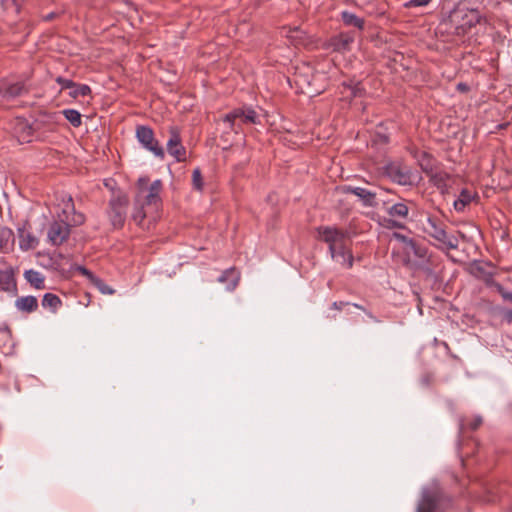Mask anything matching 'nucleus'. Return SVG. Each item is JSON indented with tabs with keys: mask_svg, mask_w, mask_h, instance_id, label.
<instances>
[{
	"mask_svg": "<svg viewBox=\"0 0 512 512\" xmlns=\"http://www.w3.org/2000/svg\"><path fill=\"white\" fill-rule=\"evenodd\" d=\"M163 183L160 179L149 182L147 176L140 177L136 183L134 210L132 219L140 225L149 212L157 211L162 203Z\"/></svg>",
	"mask_w": 512,
	"mask_h": 512,
	"instance_id": "1",
	"label": "nucleus"
},
{
	"mask_svg": "<svg viewBox=\"0 0 512 512\" xmlns=\"http://www.w3.org/2000/svg\"><path fill=\"white\" fill-rule=\"evenodd\" d=\"M422 231L433 238L437 247L441 250H456L459 242L456 236L446 232V225L438 217L427 214L424 220H421Z\"/></svg>",
	"mask_w": 512,
	"mask_h": 512,
	"instance_id": "2",
	"label": "nucleus"
},
{
	"mask_svg": "<svg viewBox=\"0 0 512 512\" xmlns=\"http://www.w3.org/2000/svg\"><path fill=\"white\" fill-rule=\"evenodd\" d=\"M259 116L252 107L236 108L223 117V124L226 126L224 134L229 131L239 134L242 124H258Z\"/></svg>",
	"mask_w": 512,
	"mask_h": 512,
	"instance_id": "3",
	"label": "nucleus"
},
{
	"mask_svg": "<svg viewBox=\"0 0 512 512\" xmlns=\"http://www.w3.org/2000/svg\"><path fill=\"white\" fill-rule=\"evenodd\" d=\"M316 231L318 239L328 245L329 252H334L349 240V232L335 226H319Z\"/></svg>",
	"mask_w": 512,
	"mask_h": 512,
	"instance_id": "4",
	"label": "nucleus"
},
{
	"mask_svg": "<svg viewBox=\"0 0 512 512\" xmlns=\"http://www.w3.org/2000/svg\"><path fill=\"white\" fill-rule=\"evenodd\" d=\"M136 139L141 146L147 151L151 152L155 157L163 159L165 156L164 149L155 139L154 131L151 127L146 125H139L136 127Z\"/></svg>",
	"mask_w": 512,
	"mask_h": 512,
	"instance_id": "5",
	"label": "nucleus"
},
{
	"mask_svg": "<svg viewBox=\"0 0 512 512\" xmlns=\"http://www.w3.org/2000/svg\"><path fill=\"white\" fill-rule=\"evenodd\" d=\"M69 224L64 221L58 213L57 219H54L47 230V242L52 246H60L66 242L70 236Z\"/></svg>",
	"mask_w": 512,
	"mask_h": 512,
	"instance_id": "6",
	"label": "nucleus"
},
{
	"mask_svg": "<svg viewBox=\"0 0 512 512\" xmlns=\"http://www.w3.org/2000/svg\"><path fill=\"white\" fill-rule=\"evenodd\" d=\"M128 198L126 196H117L110 200L109 219L115 228H121L124 225L127 215Z\"/></svg>",
	"mask_w": 512,
	"mask_h": 512,
	"instance_id": "7",
	"label": "nucleus"
},
{
	"mask_svg": "<svg viewBox=\"0 0 512 512\" xmlns=\"http://www.w3.org/2000/svg\"><path fill=\"white\" fill-rule=\"evenodd\" d=\"M442 497V492L437 484L424 488L422 498L417 506V512H434Z\"/></svg>",
	"mask_w": 512,
	"mask_h": 512,
	"instance_id": "8",
	"label": "nucleus"
},
{
	"mask_svg": "<svg viewBox=\"0 0 512 512\" xmlns=\"http://www.w3.org/2000/svg\"><path fill=\"white\" fill-rule=\"evenodd\" d=\"M170 137L167 141V151L175 158L176 161H184L186 159V149L182 145L180 134L176 127H171Z\"/></svg>",
	"mask_w": 512,
	"mask_h": 512,
	"instance_id": "9",
	"label": "nucleus"
},
{
	"mask_svg": "<svg viewBox=\"0 0 512 512\" xmlns=\"http://www.w3.org/2000/svg\"><path fill=\"white\" fill-rule=\"evenodd\" d=\"M59 214L63 217L64 221L69 224V228L71 226L82 225L85 221L84 215L75 211L71 196L67 197L66 200H63V208Z\"/></svg>",
	"mask_w": 512,
	"mask_h": 512,
	"instance_id": "10",
	"label": "nucleus"
},
{
	"mask_svg": "<svg viewBox=\"0 0 512 512\" xmlns=\"http://www.w3.org/2000/svg\"><path fill=\"white\" fill-rule=\"evenodd\" d=\"M18 238H19V248L22 251L34 250L39 245V239L35 236L28 223H24L21 227L17 229Z\"/></svg>",
	"mask_w": 512,
	"mask_h": 512,
	"instance_id": "11",
	"label": "nucleus"
},
{
	"mask_svg": "<svg viewBox=\"0 0 512 512\" xmlns=\"http://www.w3.org/2000/svg\"><path fill=\"white\" fill-rule=\"evenodd\" d=\"M27 91L26 86L21 81L12 82L10 80L0 81V100L13 99Z\"/></svg>",
	"mask_w": 512,
	"mask_h": 512,
	"instance_id": "12",
	"label": "nucleus"
},
{
	"mask_svg": "<svg viewBox=\"0 0 512 512\" xmlns=\"http://www.w3.org/2000/svg\"><path fill=\"white\" fill-rule=\"evenodd\" d=\"M482 16L475 9L466 13L462 18V22L455 27V34L458 36L465 35L476 24L481 23Z\"/></svg>",
	"mask_w": 512,
	"mask_h": 512,
	"instance_id": "13",
	"label": "nucleus"
},
{
	"mask_svg": "<svg viewBox=\"0 0 512 512\" xmlns=\"http://www.w3.org/2000/svg\"><path fill=\"white\" fill-rule=\"evenodd\" d=\"M344 190L347 193H351L359 197L364 206L374 207L377 205L375 192H372L366 188L353 186H346Z\"/></svg>",
	"mask_w": 512,
	"mask_h": 512,
	"instance_id": "14",
	"label": "nucleus"
},
{
	"mask_svg": "<svg viewBox=\"0 0 512 512\" xmlns=\"http://www.w3.org/2000/svg\"><path fill=\"white\" fill-rule=\"evenodd\" d=\"M429 181L441 192H445L449 186L450 174L441 167H436L428 176Z\"/></svg>",
	"mask_w": 512,
	"mask_h": 512,
	"instance_id": "15",
	"label": "nucleus"
},
{
	"mask_svg": "<svg viewBox=\"0 0 512 512\" xmlns=\"http://www.w3.org/2000/svg\"><path fill=\"white\" fill-rule=\"evenodd\" d=\"M332 259L338 262L344 268L350 269L353 266V255L347 245H343L334 252H329Z\"/></svg>",
	"mask_w": 512,
	"mask_h": 512,
	"instance_id": "16",
	"label": "nucleus"
},
{
	"mask_svg": "<svg viewBox=\"0 0 512 512\" xmlns=\"http://www.w3.org/2000/svg\"><path fill=\"white\" fill-rule=\"evenodd\" d=\"M217 280L218 282L225 284L228 291H233L239 283L240 274L235 268H228L222 272Z\"/></svg>",
	"mask_w": 512,
	"mask_h": 512,
	"instance_id": "17",
	"label": "nucleus"
},
{
	"mask_svg": "<svg viewBox=\"0 0 512 512\" xmlns=\"http://www.w3.org/2000/svg\"><path fill=\"white\" fill-rule=\"evenodd\" d=\"M15 307L24 313H32L38 308V300L35 296H21L15 300Z\"/></svg>",
	"mask_w": 512,
	"mask_h": 512,
	"instance_id": "18",
	"label": "nucleus"
},
{
	"mask_svg": "<svg viewBox=\"0 0 512 512\" xmlns=\"http://www.w3.org/2000/svg\"><path fill=\"white\" fill-rule=\"evenodd\" d=\"M342 87L341 93L346 94L347 97H362L365 94V89L359 81H345L342 83Z\"/></svg>",
	"mask_w": 512,
	"mask_h": 512,
	"instance_id": "19",
	"label": "nucleus"
},
{
	"mask_svg": "<svg viewBox=\"0 0 512 512\" xmlns=\"http://www.w3.org/2000/svg\"><path fill=\"white\" fill-rule=\"evenodd\" d=\"M25 280L36 289L45 288V277L37 270L29 269L24 272Z\"/></svg>",
	"mask_w": 512,
	"mask_h": 512,
	"instance_id": "20",
	"label": "nucleus"
},
{
	"mask_svg": "<svg viewBox=\"0 0 512 512\" xmlns=\"http://www.w3.org/2000/svg\"><path fill=\"white\" fill-rule=\"evenodd\" d=\"M287 38L295 45L304 44L306 40V32L298 26L284 28Z\"/></svg>",
	"mask_w": 512,
	"mask_h": 512,
	"instance_id": "21",
	"label": "nucleus"
},
{
	"mask_svg": "<svg viewBox=\"0 0 512 512\" xmlns=\"http://www.w3.org/2000/svg\"><path fill=\"white\" fill-rule=\"evenodd\" d=\"M341 19L346 26H352L359 30L364 29V19L358 17L356 14L350 11H342Z\"/></svg>",
	"mask_w": 512,
	"mask_h": 512,
	"instance_id": "22",
	"label": "nucleus"
},
{
	"mask_svg": "<svg viewBox=\"0 0 512 512\" xmlns=\"http://www.w3.org/2000/svg\"><path fill=\"white\" fill-rule=\"evenodd\" d=\"M472 200L473 194L467 189H462L458 198L453 203L454 209L458 212H462Z\"/></svg>",
	"mask_w": 512,
	"mask_h": 512,
	"instance_id": "23",
	"label": "nucleus"
},
{
	"mask_svg": "<svg viewBox=\"0 0 512 512\" xmlns=\"http://www.w3.org/2000/svg\"><path fill=\"white\" fill-rule=\"evenodd\" d=\"M387 212L392 218L406 219L409 213V209L405 203L398 202L389 207Z\"/></svg>",
	"mask_w": 512,
	"mask_h": 512,
	"instance_id": "24",
	"label": "nucleus"
},
{
	"mask_svg": "<svg viewBox=\"0 0 512 512\" xmlns=\"http://www.w3.org/2000/svg\"><path fill=\"white\" fill-rule=\"evenodd\" d=\"M15 286L13 273L7 270H0V290L11 291L15 289Z\"/></svg>",
	"mask_w": 512,
	"mask_h": 512,
	"instance_id": "25",
	"label": "nucleus"
},
{
	"mask_svg": "<svg viewBox=\"0 0 512 512\" xmlns=\"http://www.w3.org/2000/svg\"><path fill=\"white\" fill-rule=\"evenodd\" d=\"M16 133L18 134V138L24 142H30L32 136V128L25 121L18 120L16 126Z\"/></svg>",
	"mask_w": 512,
	"mask_h": 512,
	"instance_id": "26",
	"label": "nucleus"
},
{
	"mask_svg": "<svg viewBox=\"0 0 512 512\" xmlns=\"http://www.w3.org/2000/svg\"><path fill=\"white\" fill-rule=\"evenodd\" d=\"M42 306L44 308L49 309L52 312H56L58 308L61 306L60 298L52 293H46L42 299Z\"/></svg>",
	"mask_w": 512,
	"mask_h": 512,
	"instance_id": "27",
	"label": "nucleus"
},
{
	"mask_svg": "<svg viewBox=\"0 0 512 512\" xmlns=\"http://www.w3.org/2000/svg\"><path fill=\"white\" fill-rule=\"evenodd\" d=\"M407 254L412 253L415 257H417L420 261H427L429 258L428 250L427 248L420 246L415 241L412 242V245H410L407 250Z\"/></svg>",
	"mask_w": 512,
	"mask_h": 512,
	"instance_id": "28",
	"label": "nucleus"
},
{
	"mask_svg": "<svg viewBox=\"0 0 512 512\" xmlns=\"http://www.w3.org/2000/svg\"><path fill=\"white\" fill-rule=\"evenodd\" d=\"M12 241L13 231L8 227H0V252L8 250Z\"/></svg>",
	"mask_w": 512,
	"mask_h": 512,
	"instance_id": "29",
	"label": "nucleus"
},
{
	"mask_svg": "<svg viewBox=\"0 0 512 512\" xmlns=\"http://www.w3.org/2000/svg\"><path fill=\"white\" fill-rule=\"evenodd\" d=\"M63 115L67 121L74 127H79L82 123L81 114L79 111L75 109H65L63 110Z\"/></svg>",
	"mask_w": 512,
	"mask_h": 512,
	"instance_id": "30",
	"label": "nucleus"
},
{
	"mask_svg": "<svg viewBox=\"0 0 512 512\" xmlns=\"http://www.w3.org/2000/svg\"><path fill=\"white\" fill-rule=\"evenodd\" d=\"M91 94V88L86 84H77L69 91V96L72 98L85 97Z\"/></svg>",
	"mask_w": 512,
	"mask_h": 512,
	"instance_id": "31",
	"label": "nucleus"
},
{
	"mask_svg": "<svg viewBox=\"0 0 512 512\" xmlns=\"http://www.w3.org/2000/svg\"><path fill=\"white\" fill-rule=\"evenodd\" d=\"M91 283L104 295H112L115 290L107 285L101 278L95 276Z\"/></svg>",
	"mask_w": 512,
	"mask_h": 512,
	"instance_id": "32",
	"label": "nucleus"
},
{
	"mask_svg": "<svg viewBox=\"0 0 512 512\" xmlns=\"http://www.w3.org/2000/svg\"><path fill=\"white\" fill-rule=\"evenodd\" d=\"M420 167L422 171L428 176L437 167L431 156L424 155L420 161Z\"/></svg>",
	"mask_w": 512,
	"mask_h": 512,
	"instance_id": "33",
	"label": "nucleus"
},
{
	"mask_svg": "<svg viewBox=\"0 0 512 512\" xmlns=\"http://www.w3.org/2000/svg\"><path fill=\"white\" fill-rule=\"evenodd\" d=\"M353 42V38L349 36L341 35L334 42V49L337 51H346L349 48V45Z\"/></svg>",
	"mask_w": 512,
	"mask_h": 512,
	"instance_id": "34",
	"label": "nucleus"
},
{
	"mask_svg": "<svg viewBox=\"0 0 512 512\" xmlns=\"http://www.w3.org/2000/svg\"><path fill=\"white\" fill-rule=\"evenodd\" d=\"M192 184L197 191L203 190L204 182L199 168L194 169L192 172Z\"/></svg>",
	"mask_w": 512,
	"mask_h": 512,
	"instance_id": "35",
	"label": "nucleus"
},
{
	"mask_svg": "<svg viewBox=\"0 0 512 512\" xmlns=\"http://www.w3.org/2000/svg\"><path fill=\"white\" fill-rule=\"evenodd\" d=\"M56 82L60 85L61 90L69 89L72 90L73 87H75V82L71 79L64 78V77H57Z\"/></svg>",
	"mask_w": 512,
	"mask_h": 512,
	"instance_id": "36",
	"label": "nucleus"
},
{
	"mask_svg": "<svg viewBox=\"0 0 512 512\" xmlns=\"http://www.w3.org/2000/svg\"><path fill=\"white\" fill-rule=\"evenodd\" d=\"M392 236L394 239L404 244L405 251L410 245H412V242L414 241L412 238H409L398 232H394Z\"/></svg>",
	"mask_w": 512,
	"mask_h": 512,
	"instance_id": "37",
	"label": "nucleus"
},
{
	"mask_svg": "<svg viewBox=\"0 0 512 512\" xmlns=\"http://www.w3.org/2000/svg\"><path fill=\"white\" fill-rule=\"evenodd\" d=\"M398 218H390V219H385L384 220V226L386 228H398V229H402L404 228V224L400 221L397 220Z\"/></svg>",
	"mask_w": 512,
	"mask_h": 512,
	"instance_id": "38",
	"label": "nucleus"
},
{
	"mask_svg": "<svg viewBox=\"0 0 512 512\" xmlns=\"http://www.w3.org/2000/svg\"><path fill=\"white\" fill-rule=\"evenodd\" d=\"M431 0H410L406 6L408 7H422L426 6Z\"/></svg>",
	"mask_w": 512,
	"mask_h": 512,
	"instance_id": "39",
	"label": "nucleus"
},
{
	"mask_svg": "<svg viewBox=\"0 0 512 512\" xmlns=\"http://www.w3.org/2000/svg\"><path fill=\"white\" fill-rule=\"evenodd\" d=\"M78 270L80 271V273L84 276L87 277V279L91 282L93 280V278L95 277V275L90 271L88 270L87 268L83 267V266H79L78 267Z\"/></svg>",
	"mask_w": 512,
	"mask_h": 512,
	"instance_id": "40",
	"label": "nucleus"
},
{
	"mask_svg": "<svg viewBox=\"0 0 512 512\" xmlns=\"http://www.w3.org/2000/svg\"><path fill=\"white\" fill-rule=\"evenodd\" d=\"M498 291L504 300L512 303V292L504 290L501 286L499 287Z\"/></svg>",
	"mask_w": 512,
	"mask_h": 512,
	"instance_id": "41",
	"label": "nucleus"
},
{
	"mask_svg": "<svg viewBox=\"0 0 512 512\" xmlns=\"http://www.w3.org/2000/svg\"><path fill=\"white\" fill-rule=\"evenodd\" d=\"M482 424V418L477 416L473 419V421L469 424L472 430H476Z\"/></svg>",
	"mask_w": 512,
	"mask_h": 512,
	"instance_id": "42",
	"label": "nucleus"
},
{
	"mask_svg": "<svg viewBox=\"0 0 512 512\" xmlns=\"http://www.w3.org/2000/svg\"><path fill=\"white\" fill-rule=\"evenodd\" d=\"M345 305H348V303L347 302H342V301H340V302H333L332 305H331V308H333L335 310H342Z\"/></svg>",
	"mask_w": 512,
	"mask_h": 512,
	"instance_id": "43",
	"label": "nucleus"
},
{
	"mask_svg": "<svg viewBox=\"0 0 512 512\" xmlns=\"http://www.w3.org/2000/svg\"><path fill=\"white\" fill-rule=\"evenodd\" d=\"M457 89H458L459 91H461V92H466V91H468V85H467V84H465V83H459V84L457 85Z\"/></svg>",
	"mask_w": 512,
	"mask_h": 512,
	"instance_id": "44",
	"label": "nucleus"
},
{
	"mask_svg": "<svg viewBox=\"0 0 512 512\" xmlns=\"http://www.w3.org/2000/svg\"><path fill=\"white\" fill-rule=\"evenodd\" d=\"M365 312H366L367 316H368L370 319H372V320L376 321V318L374 317V315H373L371 312H368V311H365Z\"/></svg>",
	"mask_w": 512,
	"mask_h": 512,
	"instance_id": "45",
	"label": "nucleus"
},
{
	"mask_svg": "<svg viewBox=\"0 0 512 512\" xmlns=\"http://www.w3.org/2000/svg\"><path fill=\"white\" fill-rule=\"evenodd\" d=\"M353 306L358 308V309H361V310L365 311V309L361 305L353 304Z\"/></svg>",
	"mask_w": 512,
	"mask_h": 512,
	"instance_id": "46",
	"label": "nucleus"
}]
</instances>
